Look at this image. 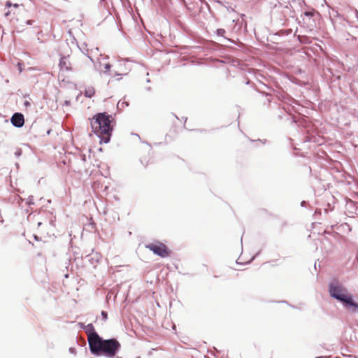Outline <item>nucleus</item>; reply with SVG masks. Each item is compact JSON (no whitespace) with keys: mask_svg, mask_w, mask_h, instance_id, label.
<instances>
[{"mask_svg":"<svg viewBox=\"0 0 358 358\" xmlns=\"http://www.w3.org/2000/svg\"><path fill=\"white\" fill-rule=\"evenodd\" d=\"M120 343L115 339L103 340L98 334L90 340V349L92 354L113 357L120 349Z\"/></svg>","mask_w":358,"mask_h":358,"instance_id":"obj_1","label":"nucleus"},{"mask_svg":"<svg viewBox=\"0 0 358 358\" xmlns=\"http://www.w3.org/2000/svg\"><path fill=\"white\" fill-rule=\"evenodd\" d=\"M113 120L107 113H98L91 119L92 129L100 138L101 143L109 142L113 129Z\"/></svg>","mask_w":358,"mask_h":358,"instance_id":"obj_2","label":"nucleus"},{"mask_svg":"<svg viewBox=\"0 0 358 358\" xmlns=\"http://www.w3.org/2000/svg\"><path fill=\"white\" fill-rule=\"evenodd\" d=\"M329 294L331 297L343 302L345 306H350L352 311L358 312V304L353 301L352 296L347 289L338 282H333L329 287Z\"/></svg>","mask_w":358,"mask_h":358,"instance_id":"obj_3","label":"nucleus"},{"mask_svg":"<svg viewBox=\"0 0 358 358\" xmlns=\"http://www.w3.org/2000/svg\"><path fill=\"white\" fill-rule=\"evenodd\" d=\"M145 248L163 258L169 257L171 254L170 250L162 242L149 243Z\"/></svg>","mask_w":358,"mask_h":358,"instance_id":"obj_4","label":"nucleus"},{"mask_svg":"<svg viewBox=\"0 0 358 358\" xmlns=\"http://www.w3.org/2000/svg\"><path fill=\"white\" fill-rule=\"evenodd\" d=\"M74 60V58L72 57L70 55H67L66 56H62L60 58L59 66L60 71H71L73 70V64L72 61Z\"/></svg>","mask_w":358,"mask_h":358,"instance_id":"obj_5","label":"nucleus"},{"mask_svg":"<svg viewBox=\"0 0 358 358\" xmlns=\"http://www.w3.org/2000/svg\"><path fill=\"white\" fill-rule=\"evenodd\" d=\"M11 123L16 127H21L24 124V116L21 113H16L11 117Z\"/></svg>","mask_w":358,"mask_h":358,"instance_id":"obj_6","label":"nucleus"},{"mask_svg":"<svg viewBox=\"0 0 358 358\" xmlns=\"http://www.w3.org/2000/svg\"><path fill=\"white\" fill-rule=\"evenodd\" d=\"M84 329L85 330V333L87 335L88 343H90V340L91 339V338L93 337V335L98 334L95 331L92 324H88L87 326L84 327Z\"/></svg>","mask_w":358,"mask_h":358,"instance_id":"obj_7","label":"nucleus"},{"mask_svg":"<svg viewBox=\"0 0 358 358\" xmlns=\"http://www.w3.org/2000/svg\"><path fill=\"white\" fill-rule=\"evenodd\" d=\"M87 64H89L88 60L85 57H83L82 58L78 59V62L76 64L75 68H76V69L82 71L85 69V66H87Z\"/></svg>","mask_w":358,"mask_h":358,"instance_id":"obj_8","label":"nucleus"},{"mask_svg":"<svg viewBox=\"0 0 358 358\" xmlns=\"http://www.w3.org/2000/svg\"><path fill=\"white\" fill-rule=\"evenodd\" d=\"M6 6L9 8L13 7L12 9L8 10L7 12H6L5 15L6 17L10 16V15H15L16 14V10L20 8V5L18 4H14L12 6V4L10 2L6 3Z\"/></svg>","mask_w":358,"mask_h":358,"instance_id":"obj_9","label":"nucleus"},{"mask_svg":"<svg viewBox=\"0 0 358 358\" xmlns=\"http://www.w3.org/2000/svg\"><path fill=\"white\" fill-rule=\"evenodd\" d=\"M94 94V90L93 88L88 89L85 92V96L91 98Z\"/></svg>","mask_w":358,"mask_h":358,"instance_id":"obj_10","label":"nucleus"},{"mask_svg":"<svg viewBox=\"0 0 358 358\" xmlns=\"http://www.w3.org/2000/svg\"><path fill=\"white\" fill-rule=\"evenodd\" d=\"M217 33L218 35L223 36L224 34H225V30L224 29H218L217 30Z\"/></svg>","mask_w":358,"mask_h":358,"instance_id":"obj_11","label":"nucleus"},{"mask_svg":"<svg viewBox=\"0 0 358 358\" xmlns=\"http://www.w3.org/2000/svg\"><path fill=\"white\" fill-rule=\"evenodd\" d=\"M101 315L104 320L107 319L108 315L107 313H106L105 311L101 312Z\"/></svg>","mask_w":358,"mask_h":358,"instance_id":"obj_12","label":"nucleus"},{"mask_svg":"<svg viewBox=\"0 0 358 358\" xmlns=\"http://www.w3.org/2000/svg\"><path fill=\"white\" fill-rule=\"evenodd\" d=\"M110 68V65L109 64H105L104 66V71H108Z\"/></svg>","mask_w":358,"mask_h":358,"instance_id":"obj_13","label":"nucleus"},{"mask_svg":"<svg viewBox=\"0 0 358 358\" xmlns=\"http://www.w3.org/2000/svg\"><path fill=\"white\" fill-rule=\"evenodd\" d=\"M305 15L308 17H312L313 15V13L312 12H306Z\"/></svg>","mask_w":358,"mask_h":358,"instance_id":"obj_14","label":"nucleus"},{"mask_svg":"<svg viewBox=\"0 0 358 358\" xmlns=\"http://www.w3.org/2000/svg\"><path fill=\"white\" fill-rule=\"evenodd\" d=\"M37 255H38V257H43V254H42L41 252H38V253L37 254Z\"/></svg>","mask_w":358,"mask_h":358,"instance_id":"obj_15","label":"nucleus"},{"mask_svg":"<svg viewBox=\"0 0 358 358\" xmlns=\"http://www.w3.org/2000/svg\"><path fill=\"white\" fill-rule=\"evenodd\" d=\"M41 224H42V223H41V222H38V227H39Z\"/></svg>","mask_w":358,"mask_h":358,"instance_id":"obj_16","label":"nucleus"},{"mask_svg":"<svg viewBox=\"0 0 358 358\" xmlns=\"http://www.w3.org/2000/svg\"><path fill=\"white\" fill-rule=\"evenodd\" d=\"M34 238H35L36 240H37V241L38 240V236H36V235L34 236Z\"/></svg>","mask_w":358,"mask_h":358,"instance_id":"obj_17","label":"nucleus"}]
</instances>
